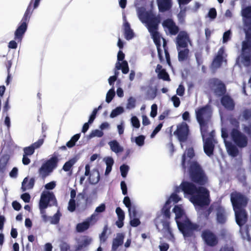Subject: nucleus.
Returning a JSON list of instances; mask_svg holds the SVG:
<instances>
[{
	"label": "nucleus",
	"mask_w": 251,
	"mask_h": 251,
	"mask_svg": "<svg viewBox=\"0 0 251 251\" xmlns=\"http://www.w3.org/2000/svg\"><path fill=\"white\" fill-rule=\"evenodd\" d=\"M158 9L160 12L169 10L172 6V0H157Z\"/></svg>",
	"instance_id": "23"
},
{
	"label": "nucleus",
	"mask_w": 251,
	"mask_h": 251,
	"mask_svg": "<svg viewBox=\"0 0 251 251\" xmlns=\"http://www.w3.org/2000/svg\"><path fill=\"white\" fill-rule=\"evenodd\" d=\"M115 96V92L114 89H110L106 94V101L107 103L110 102Z\"/></svg>",
	"instance_id": "45"
},
{
	"label": "nucleus",
	"mask_w": 251,
	"mask_h": 251,
	"mask_svg": "<svg viewBox=\"0 0 251 251\" xmlns=\"http://www.w3.org/2000/svg\"><path fill=\"white\" fill-rule=\"evenodd\" d=\"M101 108L102 104L99 105L97 108H94L89 117L88 122L85 123L83 126H89V125L92 124L96 117L98 111Z\"/></svg>",
	"instance_id": "31"
},
{
	"label": "nucleus",
	"mask_w": 251,
	"mask_h": 251,
	"mask_svg": "<svg viewBox=\"0 0 251 251\" xmlns=\"http://www.w3.org/2000/svg\"><path fill=\"white\" fill-rule=\"evenodd\" d=\"M196 119L200 126H205L210 120L212 111L208 104L199 108L196 110Z\"/></svg>",
	"instance_id": "10"
},
{
	"label": "nucleus",
	"mask_w": 251,
	"mask_h": 251,
	"mask_svg": "<svg viewBox=\"0 0 251 251\" xmlns=\"http://www.w3.org/2000/svg\"><path fill=\"white\" fill-rule=\"evenodd\" d=\"M172 100L173 102L174 105L175 107H177L179 106L180 101L179 98L176 96H174L172 98Z\"/></svg>",
	"instance_id": "57"
},
{
	"label": "nucleus",
	"mask_w": 251,
	"mask_h": 251,
	"mask_svg": "<svg viewBox=\"0 0 251 251\" xmlns=\"http://www.w3.org/2000/svg\"><path fill=\"white\" fill-rule=\"evenodd\" d=\"M107 231V226H105L103 229V231L101 234L100 235V238L101 242H104L106 240V237L105 236L106 232Z\"/></svg>",
	"instance_id": "52"
},
{
	"label": "nucleus",
	"mask_w": 251,
	"mask_h": 251,
	"mask_svg": "<svg viewBox=\"0 0 251 251\" xmlns=\"http://www.w3.org/2000/svg\"><path fill=\"white\" fill-rule=\"evenodd\" d=\"M169 247V245L165 243H161L159 246L160 251H167Z\"/></svg>",
	"instance_id": "63"
},
{
	"label": "nucleus",
	"mask_w": 251,
	"mask_h": 251,
	"mask_svg": "<svg viewBox=\"0 0 251 251\" xmlns=\"http://www.w3.org/2000/svg\"><path fill=\"white\" fill-rule=\"evenodd\" d=\"M165 58L166 60L167 63L169 66H172V63L171 62V58L170 56V53L169 52L168 50L165 49L164 50Z\"/></svg>",
	"instance_id": "59"
},
{
	"label": "nucleus",
	"mask_w": 251,
	"mask_h": 251,
	"mask_svg": "<svg viewBox=\"0 0 251 251\" xmlns=\"http://www.w3.org/2000/svg\"><path fill=\"white\" fill-rule=\"evenodd\" d=\"M85 176H89V179L90 183L93 184H97L100 180V174L98 170H93L91 173L90 166L87 164L85 167Z\"/></svg>",
	"instance_id": "20"
},
{
	"label": "nucleus",
	"mask_w": 251,
	"mask_h": 251,
	"mask_svg": "<svg viewBox=\"0 0 251 251\" xmlns=\"http://www.w3.org/2000/svg\"><path fill=\"white\" fill-rule=\"evenodd\" d=\"M90 224L86 220L81 223L78 224L76 226V230L78 232H81L87 229Z\"/></svg>",
	"instance_id": "37"
},
{
	"label": "nucleus",
	"mask_w": 251,
	"mask_h": 251,
	"mask_svg": "<svg viewBox=\"0 0 251 251\" xmlns=\"http://www.w3.org/2000/svg\"><path fill=\"white\" fill-rule=\"evenodd\" d=\"M129 170V167L126 165H123L120 167L121 175L123 177H126Z\"/></svg>",
	"instance_id": "47"
},
{
	"label": "nucleus",
	"mask_w": 251,
	"mask_h": 251,
	"mask_svg": "<svg viewBox=\"0 0 251 251\" xmlns=\"http://www.w3.org/2000/svg\"><path fill=\"white\" fill-rule=\"evenodd\" d=\"M208 17L212 19H215L217 16V11L216 9L214 8L210 9L208 13Z\"/></svg>",
	"instance_id": "54"
},
{
	"label": "nucleus",
	"mask_w": 251,
	"mask_h": 251,
	"mask_svg": "<svg viewBox=\"0 0 251 251\" xmlns=\"http://www.w3.org/2000/svg\"><path fill=\"white\" fill-rule=\"evenodd\" d=\"M125 236L123 233L117 234L116 237L113 239L112 246V250L116 251L118 247L123 244Z\"/></svg>",
	"instance_id": "24"
},
{
	"label": "nucleus",
	"mask_w": 251,
	"mask_h": 251,
	"mask_svg": "<svg viewBox=\"0 0 251 251\" xmlns=\"http://www.w3.org/2000/svg\"><path fill=\"white\" fill-rule=\"evenodd\" d=\"M189 50L188 49L184 48V50H181L178 53V59L180 62H182L186 60L189 55Z\"/></svg>",
	"instance_id": "34"
},
{
	"label": "nucleus",
	"mask_w": 251,
	"mask_h": 251,
	"mask_svg": "<svg viewBox=\"0 0 251 251\" xmlns=\"http://www.w3.org/2000/svg\"><path fill=\"white\" fill-rule=\"evenodd\" d=\"M124 34L127 40H131L134 35L133 30L130 28V24L127 22L124 24Z\"/></svg>",
	"instance_id": "25"
},
{
	"label": "nucleus",
	"mask_w": 251,
	"mask_h": 251,
	"mask_svg": "<svg viewBox=\"0 0 251 251\" xmlns=\"http://www.w3.org/2000/svg\"><path fill=\"white\" fill-rule=\"evenodd\" d=\"M208 85L218 97H221L226 93V87L225 84L217 78L209 79L208 81Z\"/></svg>",
	"instance_id": "11"
},
{
	"label": "nucleus",
	"mask_w": 251,
	"mask_h": 251,
	"mask_svg": "<svg viewBox=\"0 0 251 251\" xmlns=\"http://www.w3.org/2000/svg\"><path fill=\"white\" fill-rule=\"evenodd\" d=\"M100 128L99 129H95L92 131L90 134L89 137V138H92L95 137H101L103 136V133L102 130L104 129L105 126H100Z\"/></svg>",
	"instance_id": "36"
},
{
	"label": "nucleus",
	"mask_w": 251,
	"mask_h": 251,
	"mask_svg": "<svg viewBox=\"0 0 251 251\" xmlns=\"http://www.w3.org/2000/svg\"><path fill=\"white\" fill-rule=\"evenodd\" d=\"M175 214V220L179 231L185 238L191 236L193 231L198 228V226L192 224L187 218L181 205H176L173 209Z\"/></svg>",
	"instance_id": "6"
},
{
	"label": "nucleus",
	"mask_w": 251,
	"mask_h": 251,
	"mask_svg": "<svg viewBox=\"0 0 251 251\" xmlns=\"http://www.w3.org/2000/svg\"><path fill=\"white\" fill-rule=\"evenodd\" d=\"M190 42L188 34L185 31H179L176 37V44L177 48L178 47L186 48L188 47V43Z\"/></svg>",
	"instance_id": "18"
},
{
	"label": "nucleus",
	"mask_w": 251,
	"mask_h": 251,
	"mask_svg": "<svg viewBox=\"0 0 251 251\" xmlns=\"http://www.w3.org/2000/svg\"><path fill=\"white\" fill-rule=\"evenodd\" d=\"M158 77L165 81H170V78L169 74L167 73L165 69H163L159 74H158Z\"/></svg>",
	"instance_id": "42"
},
{
	"label": "nucleus",
	"mask_w": 251,
	"mask_h": 251,
	"mask_svg": "<svg viewBox=\"0 0 251 251\" xmlns=\"http://www.w3.org/2000/svg\"><path fill=\"white\" fill-rule=\"evenodd\" d=\"M241 13L243 18L248 20L244 22V28H245V23L251 21V5L248 6L242 9ZM244 29L245 30V29Z\"/></svg>",
	"instance_id": "29"
},
{
	"label": "nucleus",
	"mask_w": 251,
	"mask_h": 251,
	"mask_svg": "<svg viewBox=\"0 0 251 251\" xmlns=\"http://www.w3.org/2000/svg\"><path fill=\"white\" fill-rule=\"evenodd\" d=\"M103 160L104 161L106 165V168L105 172V175H108L111 171L112 166H113L114 163V160L112 159V158L110 157H105L103 159Z\"/></svg>",
	"instance_id": "32"
},
{
	"label": "nucleus",
	"mask_w": 251,
	"mask_h": 251,
	"mask_svg": "<svg viewBox=\"0 0 251 251\" xmlns=\"http://www.w3.org/2000/svg\"><path fill=\"white\" fill-rule=\"evenodd\" d=\"M157 228L164 234L165 236L170 240L174 241V237L169 226L167 220H162L157 218L155 221Z\"/></svg>",
	"instance_id": "13"
},
{
	"label": "nucleus",
	"mask_w": 251,
	"mask_h": 251,
	"mask_svg": "<svg viewBox=\"0 0 251 251\" xmlns=\"http://www.w3.org/2000/svg\"><path fill=\"white\" fill-rule=\"evenodd\" d=\"M194 156V151L192 148H189L182 156L181 165L184 169L187 167L193 181L200 184H204L207 180L199 164L192 161Z\"/></svg>",
	"instance_id": "5"
},
{
	"label": "nucleus",
	"mask_w": 251,
	"mask_h": 251,
	"mask_svg": "<svg viewBox=\"0 0 251 251\" xmlns=\"http://www.w3.org/2000/svg\"><path fill=\"white\" fill-rule=\"evenodd\" d=\"M92 241V238L89 237L85 236L82 237L78 242L77 250L79 251L86 247L91 244Z\"/></svg>",
	"instance_id": "26"
},
{
	"label": "nucleus",
	"mask_w": 251,
	"mask_h": 251,
	"mask_svg": "<svg viewBox=\"0 0 251 251\" xmlns=\"http://www.w3.org/2000/svg\"><path fill=\"white\" fill-rule=\"evenodd\" d=\"M230 200L235 212L237 224L240 227L242 238L251 241V226H244L247 220V214L244 207L247 203V198L240 193L233 192L230 195Z\"/></svg>",
	"instance_id": "2"
},
{
	"label": "nucleus",
	"mask_w": 251,
	"mask_h": 251,
	"mask_svg": "<svg viewBox=\"0 0 251 251\" xmlns=\"http://www.w3.org/2000/svg\"><path fill=\"white\" fill-rule=\"evenodd\" d=\"M138 16L140 20L146 25L156 46L159 61L161 63L163 62L164 59L161 49V36L158 31L159 25L161 22L160 16L156 15L151 11H146L145 9H139L138 11Z\"/></svg>",
	"instance_id": "3"
},
{
	"label": "nucleus",
	"mask_w": 251,
	"mask_h": 251,
	"mask_svg": "<svg viewBox=\"0 0 251 251\" xmlns=\"http://www.w3.org/2000/svg\"><path fill=\"white\" fill-rule=\"evenodd\" d=\"M40 214L41 215V217H42L43 221L45 223H47L48 222H50V217L48 216L46 214L45 208L40 209Z\"/></svg>",
	"instance_id": "49"
},
{
	"label": "nucleus",
	"mask_w": 251,
	"mask_h": 251,
	"mask_svg": "<svg viewBox=\"0 0 251 251\" xmlns=\"http://www.w3.org/2000/svg\"><path fill=\"white\" fill-rule=\"evenodd\" d=\"M111 151L116 153L122 152L123 148L120 146L119 143L116 140H113L108 143Z\"/></svg>",
	"instance_id": "28"
},
{
	"label": "nucleus",
	"mask_w": 251,
	"mask_h": 251,
	"mask_svg": "<svg viewBox=\"0 0 251 251\" xmlns=\"http://www.w3.org/2000/svg\"><path fill=\"white\" fill-rule=\"evenodd\" d=\"M216 209L217 210V220L219 223H225L227 219V213L225 209L218 203L213 204L210 209Z\"/></svg>",
	"instance_id": "16"
},
{
	"label": "nucleus",
	"mask_w": 251,
	"mask_h": 251,
	"mask_svg": "<svg viewBox=\"0 0 251 251\" xmlns=\"http://www.w3.org/2000/svg\"><path fill=\"white\" fill-rule=\"evenodd\" d=\"M33 0H31L24 15V16L14 32V40L10 41L8 47L9 49H16L17 48L18 43H21L23 40L24 34L25 33L27 25L30 16L34 9H32V4Z\"/></svg>",
	"instance_id": "7"
},
{
	"label": "nucleus",
	"mask_w": 251,
	"mask_h": 251,
	"mask_svg": "<svg viewBox=\"0 0 251 251\" xmlns=\"http://www.w3.org/2000/svg\"><path fill=\"white\" fill-rule=\"evenodd\" d=\"M116 68L117 70L121 69L122 73L126 74L129 72V67L128 63L126 61H123L121 64L119 62L116 64Z\"/></svg>",
	"instance_id": "33"
},
{
	"label": "nucleus",
	"mask_w": 251,
	"mask_h": 251,
	"mask_svg": "<svg viewBox=\"0 0 251 251\" xmlns=\"http://www.w3.org/2000/svg\"><path fill=\"white\" fill-rule=\"evenodd\" d=\"M57 162L58 158L56 156H52L45 161L38 170L39 175L43 178L49 176L56 167Z\"/></svg>",
	"instance_id": "12"
},
{
	"label": "nucleus",
	"mask_w": 251,
	"mask_h": 251,
	"mask_svg": "<svg viewBox=\"0 0 251 251\" xmlns=\"http://www.w3.org/2000/svg\"><path fill=\"white\" fill-rule=\"evenodd\" d=\"M242 116L243 118L246 120L248 121L249 122L251 123V109H246L244 110L242 113ZM249 126H251V124Z\"/></svg>",
	"instance_id": "44"
},
{
	"label": "nucleus",
	"mask_w": 251,
	"mask_h": 251,
	"mask_svg": "<svg viewBox=\"0 0 251 251\" xmlns=\"http://www.w3.org/2000/svg\"><path fill=\"white\" fill-rule=\"evenodd\" d=\"M56 200L53 193L43 191L41 194L39 202V208H47L49 204L53 205L56 204Z\"/></svg>",
	"instance_id": "14"
},
{
	"label": "nucleus",
	"mask_w": 251,
	"mask_h": 251,
	"mask_svg": "<svg viewBox=\"0 0 251 251\" xmlns=\"http://www.w3.org/2000/svg\"><path fill=\"white\" fill-rule=\"evenodd\" d=\"M34 152V148L31 146L24 149V153L25 155H30Z\"/></svg>",
	"instance_id": "56"
},
{
	"label": "nucleus",
	"mask_w": 251,
	"mask_h": 251,
	"mask_svg": "<svg viewBox=\"0 0 251 251\" xmlns=\"http://www.w3.org/2000/svg\"><path fill=\"white\" fill-rule=\"evenodd\" d=\"M124 112V108L122 107L119 106L116 107L113 110L110 114V117L114 118L120 115Z\"/></svg>",
	"instance_id": "46"
},
{
	"label": "nucleus",
	"mask_w": 251,
	"mask_h": 251,
	"mask_svg": "<svg viewBox=\"0 0 251 251\" xmlns=\"http://www.w3.org/2000/svg\"><path fill=\"white\" fill-rule=\"evenodd\" d=\"M225 49L223 47L220 48L213 58L211 63V67L214 69H217L221 67L224 61L226 62V60L224 59Z\"/></svg>",
	"instance_id": "17"
},
{
	"label": "nucleus",
	"mask_w": 251,
	"mask_h": 251,
	"mask_svg": "<svg viewBox=\"0 0 251 251\" xmlns=\"http://www.w3.org/2000/svg\"><path fill=\"white\" fill-rule=\"evenodd\" d=\"M219 251H234L233 247L227 245L222 247Z\"/></svg>",
	"instance_id": "64"
},
{
	"label": "nucleus",
	"mask_w": 251,
	"mask_h": 251,
	"mask_svg": "<svg viewBox=\"0 0 251 251\" xmlns=\"http://www.w3.org/2000/svg\"><path fill=\"white\" fill-rule=\"evenodd\" d=\"M157 106L156 104H153L151 106V112L150 113V116L154 118L157 115Z\"/></svg>",
	"instance_id": "51"
},
{
	"label": "nucleus",
	"mask_w": 251,
	"mask_h": 251,
	"mask_svg": "<svg viewBox=\"0 0 251 251\" xmlns=\"http://www.w3.org/2000/svg\"><path fill=\"white\" fill-rule=\"evenodd\" d=\"M145 137L143 135H140L137 137H132L131 140L132 142L134 141L137 145L142 147L144 144Z\"/></svg>",
	"instance_id": "38"
},
{
	"label": "nucleus",
	"mask_w": 251,
	"mask_h": 251,
	"mask_svg": "<svg viewBox=\"0 0 251 251\" xmlns=\"http://www.w3.org/2000/svg\"><path fill=\"white\" fill-rule=\"evenodd\" d=\"M61 216V213H60L59 211L58 210L53 216L50 217V223L53 225H56L58 224L59 222Z\"/></svg>",
	"instance_id": "41"
},
{
	"label": "nucleus",
	"mask_w": 251,
	"mask_h": 251,
	"mask_svg": "<svg viewBox=\"0 0 251 251\" xmlns=\"http://www.w3.org/2000/svg\"><path fill=\"white\" fill-rule=\"evenodd\" d=\"M230 127L231 126H223L222 128V137L225 140V146L228 154L232 157H235L239 154L238 148L231 143L226 141V138L230 135L233 142L241 148L247 146L248 138L244 133L237 128L231 129Z\"/></svg>",
	"instance_id": "4"
},
{
	"label": "nucleus",
	"mask_w": 251,
	"mask_h": 251,
	"mask_svg": "<svg viewBox=\"0 0 251 251\" xmlns=\"http://www.w3.org/2000/svg\"><path fill=\"white\" fill-rule=\"evenodd\" d=\"M75 200L74 199H70V200L69 202V204H68V210L71 212H73L75 210Z\"/></svg>",
	"instance_id": "53"
},
{
	"label": "nucleus",
	"mask_w": 251,
	"mask_h": 251,
	"mask_svg": "<svg viewBox=\"0 0 251 251\" xmlns=\"http://www.w3.org/2000/svg\"><path fill=\"white\" fill-rule=\"evenodd\" d=\"M56 186V183L55 181H51L47 184L45 186V188L47 190H52L55 188Z\"/></svg>",
	"instance_id": "61"
},
{
	"label": "nucleus",
	"mask_w": 251,
	"mask_h": 251,
	"mask_svg": "<svg viewBox=\"0 0 251 251\" xmlns=\"http://www.w3.org/2000/svg\"><path fill=\"white\" fill-rule=\"evenodd\" d=\"M116 213L118 217V219H124L125 214L123 210L120 207H117L116 209Z\"/></svg>",
	"instance_id": "55"
},
{
	"label": "nucleus",
	"mask_w": 251,
	"mask_h": 251,
	"mask_svg": "<svg viewBox=\"0 0 251 251\" xmlns=\"http://www.w3.org/2000/svg\"><path fill=\"white\" fill-rule=\"evenodd\" d=\"M182 191L185 197L189 199L195 206H202L209 203V192L205 188L201 187L197 188L192 183L183 182L179 187H177L175 193H173L166 201L162 208L164 217L169 219L170 216V204L176 203L180 201L181 198L177 195V193Z\"/></svg>",
	"instance_id": "1"
},
{
	"label": "nucleus",
	"mask_w": 251,
	"mask_h": 251,
	"mask_svg": "<svg viewBox=\"0 0 251 251\" xmlns=\"http://www.w3.org/2000/svg\"><path fill=\"white\" fill-rule=\"evenodd\" d=\"M80 138V134H76L74 135L72 138L66 143V146L68 148H72L74 147L75 143Z\"/></svg>",
	"instance_id": "40"
},
{
	"label": "nucleus",
	"mask_w": 251,
	"mask_h": 251,
	"mask_svg": "<svg viewBox=\"0 0 251 251\" xmlns=\"http://www.w3.org/2000/svg\"><path fill=\"white\" fill-rule=\"evenodd\" d=\"M202 237L206 244L210 246H214L218 243L216 236L211 231L208 230L203 231Z\"/></svg>",
	"instance_id": "21"
},
{
	"label": "nucleus",
	"mask_w": 251,
	"mask_h": 251,
	"mask_svg": "<svg viewBox=\"0 0 251 251\" xmlns=\"http://www.w3.org/2000/svg\"><path fill=\"white\" fill-rule=\"evenodd\" d=\"M76 162V159L75 158H72L65 163V164L63 166V170L65 171H69L71 167L75 164Z\"/></svg>",
	"instance_id": "43"
},
{
	"label": "nucleus",
	"mask_w": 251,
	"mask_h": 251,
	"mask_svg": "<svg viewBox=\"0 0 251 251\" xmlns=\"http://www.w3.org/2000/svg\"><path fill=\"white\" fill-rule=\"evenodd\" d=\"M132 215L129 214L130 218V224L133 226H137L140 224V222L139 219L136 218V210H135L134 212L132 213Z\"/></svg>",
	"instance_id": "39"
},
{
	"label": "nucleus",
	"mask_w": 251,
	"mask_h": 251,
	"mask_svg": "<svg viewBox=\"0 0 251 251\" xmlns=\"http://www.w3.org/2000/svg\"><path fill=\"white\" fill-rule=\"evenodd\" d=\"M245 40L242 43V62L248 67L251 64V20L245 23Z\"/></svg>",
	"instance_id": "8"
},
{
	"label": "nucleus",
	"mask_w": 251,
	"mask_h": 251,
	"mask_svg": "<svg viewBox=\"0 0 251 251\" xmlns=\"http://www.w3.org/2000/svg\"><path fill=\"white\" fill-rule=\"evenodd\" d=\"M135 100L132 97H130L128 100L127 107L129 109H132L135 106Z\"/></svg>",
	"instance_id": "50"
},
{
	"label": "nucleus",
	"mask_w": 251,
	"mask_h": 251,
	"mask_svg": "<svg viewBox=\"0 0 251 251\" xmlns=\"http://www.w3.org/2000/svg\"><path fill=\"white\" fill-rule=\"evenodd\" d=\"M162 25L167 34L176 35L179 31V27L172 19L168 18L164 20L162 23Z\"/></svg>",
	"instance_id": "15"
},
{
	"label": "nucleus",
	"mask_w": 251,
	"mask_h": 251,
	"mask_svg": "<svg viewBox=\"0 0 251 251\" xmlns=\"http://www.w3.org/2000/svg\"><path fill=\"white\" fill-rule=\"evenodd\" d=\"M98 219V215L96 213L93 214L90 217L88 218L86 221L88 222V223L90 225L94 224Z\"/></svg>",
	"instance_id": "48"
},
{
	"label": "nucleus",
	"mask_w": 251,
	"mask_h": 251,
	"mask_svg": "<svg viewBox=\"0 0 251 251\" xmlns=\"http://www.w3.org/2000/svg\"><path fill=\"white\" fill-rule=\"evenodd\" d=\"M221 103L222 106L228 111H233L235 109V103L233 98L228 94H226L221 97Z\"/></svg>",
	"instance_id": "19"
},
{
	"label": "nucleus",
	"mask_w": 251,
	"mask_h": 251,
	"mask_svg": "<svg viewBox=\"0 0 251 251\" xmlns=\"http://www.w3.org/2000/svg\"><path fill=\"white\" fill-rule=\"evenodd\" d=\"M121 188L122 191V193L124 195H126L127 193L126 184L124 181L121 182Z\"/></svg>",
	"instance_id": "60"
},
{
	"label": "nucleus",
	"mask_w": 251,
	"mask_h": 251,
	"mask_svg": "<svg viewBox=\"0 0 251 251\" xmlns=\"http://www.w3.org/2000/svg\"><path fill=\"white\" fill-rule=\"evenodd\" d=\"M9 156L8 155H4L2 156L0 158V171L3 172L9 160Z\"/></svg>",
	"instance_id": "35"
},
{
	"label": "nucleus",
	"mask_w": 251,
	"mask_h": 251,
	"mask_svg": "<svg viewBox=\"0 0 251 251\" xmlns=\"http://www.w3.org/2000/svg\"><path fill=\"white\" fill-rule=\"evenodd\" d=\"M188 133V126H177L176 130L174 132V134L177 136L180 142H182L186 140Z\"/></svg>",
	"instance_id": "22"
},
{
	"label": "nucleus",
	"mask_w": 251,
	"mask_h": 251,
	"mask_svg": "<svg viewBox=\"0 0 251 251\" xmlns=\"http://www.w3.org/2000/svg\"><path fill=\"white\" fill-rule=\"evenodd\" d=\"M201 134L203 142V150L208 156L213 154L215 144V132L211 126H201Z\"/></svg>",
	"instance_id": "9"
},
{
	"label": "nucleus",
	"mask_w": 251,
	"mask_h": 251,
	"mask_svg": "<svg viewBox=\"0 0 251 251\" xmlns=\"http://www.w3.org/2000/svg\"><path fill=\"white\" fill-rule=\"evenodd\" d=\"M185 89L183 86L180 85L176 90V94L179 96H183Z\"/></svg>",
	"instance_id": "62"
},
{
	"label": "nucleus",
	"mask_w": 251,
	"mask_h": 251,
	"mask_svg": "<svg viewBox=\"0 0 251 251\" xmlns=\"http://www.w3.org/2000/svg\"><path fill=\"white\" fill-rule=\"evenodd\" d=\"M230 34L231 32L230 30H228L224 32L223 37V41L224 43L226 42L229 40Z\"/></svg>",
	"instance_id": "58"
},
{
	"label": "nucleus",
	"mask_w": 251,
	"mask_h": 251,
	"mask_svg": "<svg viewBox=\"0 0 251 251\" xmlns=\"http://www.w3.org/2000/svg\"><path fill=\"white\" fill-rule=\"evenodd\" d=\"M34 184V179L33 178L29 179L27 177H25L22 185V189L23 191H25L27 190L32 188Z\"/></svg>",
	"instance_id": "27"
},
{
	"label": "nucleus",
	"mask_w": 251,
	"mask_h": 251,
	"mask_svg": "<svg viewBox=\"0 0 251 251\" xmlns=\"http://www.w3.org/2000/svg\"><path fill=\"white\" fill-rule=\"evenodd\" d=\"M123 202L126 206L128 208L129 214L132 215V213L134 212L136 210V208L134 205H132L130 200L128 197H125Z\"/></svg>",
	"instance_id": "30"
}]
</instances>
